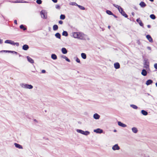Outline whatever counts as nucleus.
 I'll return each instance as SVG.
<instances>
[{
    "mask_svg": "<svg viewBox=\"0 0 157 157\" xmlns=\"http://www.w3.org/2000/svg\"><path fill=\"white\" fill-rule=\"evenodd\" d=\"M83 34L81 33L73 32L72 33V36L75 38L83 40L84 38L82 36Z\"/></svg>",
    "mask_w": 157,
    "mask_h": 157,
    "instance_id": "1",
    "label": "nucleus"
},
{
    "mask_svg": "<svg viewBox=\"0 0 157 157\" xmlns=\"http://www.w3.org/2000/svg\"><path fill=\"white\" fill-rule=\"evenodd\" d=\"M20 86L22 88L29 89H32L33 88V86L31 84L23 83H21L20 84Z\"/></svg>",
    "mask_w": 157,
    "mask_h": 157,
    "instance_id": "2",
    "label": "nucleus"
},
{
    "mask_svg": "<svg viewBox=\"0 0 157 157\" xmlns=\"http://www.w3.org/2000/svg\"><path fill=\"white\" fill-rule=\"evenodd\" d=\"M144 67L149 69V62L148 61V59L147 58H144Z\"/></svg>",
    "mask_w": 157,
    "mask_h": 157,
    "instance_id": "3",
    "label": "nucleus"
},
{
    "mask_svg": "<svg viewBox=\"0 0 157 157\" xmlns=\"http://www.w3.org/2000/svg\"><path fill=\"white\" fill-rule=\"evenodd\" d=\"M5 43L10 44L13 45H16L17 47L19 45V44L18 42L15 43L13 41L10 40H6L5 41Z\"/></svg>",
    "mask_w": 157,
    "mask_h": 157,
    "instance_id": "4",
    "label": "nucleus"
},
{
    "mask_svg": "<svg viewBox=\"0 0 157 157\" xmlns=\"http://www.w3.org/2000/svg\"><path fill=\"white\" fill-rule=\"evenodd\" d=\"M76 131L78 132L85 136H87L90 134V132L87 131H84L81 129H77Z\"/></svg>",
    "mask_w": 157,
    "mask_h": 157,
    "instance_id": "5",
    "label": "nucleus"
},
{
    "mask_svg": "<svg viewBox=\"0 0 157 157\" xmlns=\"http://www.w3.org/2000/svg\"><path fill=\"white\" fill-rule=\"evenodd\" d=\"M40 15L42 18L46 19L47 18V12L44 10H42L40 12Z\"/></svg>",
    "mask_w": 157,
    "mask_h": 157,
    "instance_id": "6",
    "label": "nucleus"
},
{
    "mask_svg": "<svg viewBox=\"0 0 157 157\" xmlns=\"http://www.w3.org/2000/svg\"><path fill=\"white\" fill-rule=\"evenodd\" d=\"M119 12L125 18H127L128 17V15L126 14L125 12L124 11L122 8L121 7L119 10Z\"/></svg>",
    "mask_w": 157,
    "mask_h": 157,
    "instance_id": "7",
    "label": "nucleus"
},
{
    "mask_svg": "<svg viewBox=\"0 0 157 157\" xmlns=\"http://www.w3.org/2000/svg\"><path fill=\"white\" fill-rule=\"evenodd\" d=\"M12 3H29V2L28 1H25L23 0H17L14 2H11L10 1H8Z\"/></svg>",
    "mask_w": 157,
    "mask_h": 157,
    "instance_id": "8",
    "label": "nucleus"
},
{
    "mask_svg": "<svg viewBox=\"0 0 157 157\" xmlns=\"http://www.w3.org/2000/svg\"><path fill=\"white\" fill-rule=\"evenodd\" d=\"M94 132L97 133L101 134L103 133V131L101 128H98L96 129H94Z\"/></svg>",
    "mask_w": 157,
    "mask_h": 157,
    "instance_id": "9",
    "label": "nucleus"
},
{
    "mask_svg": "<svg viewBox=\"0 0 157 157\" xmlns=\"http://www.w3.org/2000/svg\"><path fill=\"white\" fill-rule=\"evenodd\" d=\"M120 148V147L117 144H115L112 147V149L114 151L119 150Z\"/></svg>",
    "mask_w": 157,
    "mask_h": 157,
    "instance_id": "10",
    "label": "nucleus"
},
{
    "mask_svg": "<svg viewBox=\"0 0 157 157\" xmlns=\"http://www.w3.org/2000/svg\"><path fill=\"white\" fill-rule=\"evenodd\" d=\"M146 37L147 39L149 40V42L152 43L153 42V40L151 36L147 34L146 36Z\"/></svg>",
    "mask_w": 157,
    "mask_h": 157,
    "instance_id": "11",
    "label": "nucleus"
},
{
    "mask_svg": "<svg viewBox=\"0 0 157 157\" xmlns=\"http://www.w3.org/2000/svg\"><path fill=\"white\" fill-rule=\"evenodd\" d=\"M117 123L119 126H121L122 127L125 128L127 126V125L126 124L121 122V121H118Z\"/></svg>",
    "mask_w": 157,
    "mask_h": 157,
    "instance_id": "12",
    "label": "nucleus"
},
{
    "mask_svg": "<svg viewBox=\"0 0 157 157\" xmlns=\"http://www.w3.org/2000/svg\"><path fill=\"white\" fill-rule=\"evenodd\" d=\"M136 21L140 26L143 27H144V24L142 22V21L140 20V18L137 19L136 20Z\"/></svg>",
    "mask_w": 157,
    "mask_h": 157,
    "instance_id": "13",
    "label": "nucleus"
},
{
    "mask_svg": "<svg viewBox=\"0 0 157 157\" xmlns=\"http://www.w3.org/2000/svg\"><path fill=\"white\" fill-rule=\"evenodd\" d=\"M28 61L31 63H34V60L30 57L29 56H27L26 57Z\"/></svg>",
    "mask_w": 157,
    "mask_h": 157,
    "instance_id": "14",
    "label": "nucleus"
},
{
    "mask_svg": "<svg viewBox=\"0 0 157 157\" xmlns=\"http://www.w3.org/2000/svg\"><path fill=\"white\" fill-rule=\"evenodd\" d=\"M114 66L116 69H119L120 67V64L118 62L115 63L114 64Z\"/></svg>",
    "mask_w": 157,
    "mask_h": 157,
    "instance_id": "15",
    "label": "nucleus"
},
{
    "mask_svg": "<svg viewBox=\"0 0 157 157\" xmlns=\"http://www.w3.org/2000/svg\"><path fill=\"white\" fill-rule=\"evenodd\" d=\"M93 117L94 119L98 120L100 118V116L98 113H95L94 114Z\"/></svg>",
    "mask_w": 157,
    "mask_h": 157,
    "instance_id": "16",
    "label": "nucleus"
},
{
    "mask_svg": "<svg viewBox=\"0 0 157 157\" xmlns=\"http://www.w3.org/2000/svg\"><path fill=\"white\" fill-rule=\"evenodd\" d=\"M19 27L20 29H23L24 31H25L27 29L26 26L24 25H21Z\"/></svg>",
    "mask_w": 157,
    "mask_h": 157,
    "instance_id": "17",
    "label": "nucleus"
},
{
    "mask_svg": "<svg viewBox=\"0 0 157 157\" xmlns=\"http://www.w3.org/2000/svg\"><path fill=\"white\" fill-rule=\"evenodd\" d=\"M153 81L151 79H148L147 81L146 82V84L148 86L152 83Z\"/></svg>",
    "mask_w": 157,
    "mask_h": 157,
    "instance_id": "18",
    "label": "nucleus"
},
{
    "mask_svg": "<svg viewBox=\"0 0 157 157\" xmlns=\"http://www.w3.org/2000/svg\"><path fill=\"white\" fill-rule=\"evenodd\" d=\"M14 145L15 147L17 148L21 149H23V147L22 146L20 145V144L15 143H14Z\"/></svg>",
    "mask_w": 157,
    "mask_h": 157,
    "instance_id": "19",
    "label": "nucleus"
},
{
    "mask_svg": "<svg viewBox=\"0 0 157 157\" xmlns=\"http://www.w3.org/2000/svg\"><path fill=\"white\" fill-rule=\"evenodd\" d=\"M139 5L141 7L144 8L147 6L146 4L143 1H141L139 4Z\"/></svg>",
    "mask_w": 157,
    "mask_h": 157,
    "instance_id": "20",
    "label": "nucleus"
},
{
    "mask_svg": "<svg viewBox=\"0 0 157 157\" xmlns=\"http://www.w3.org/2000/svg\"><path fill=\"white\" fill-rule=\"evenodd\" d=\"M60 57L61 58L65 59L68 62H71L70 59H68L67 57L64 55H62L60 56Z\"/></svg>",
    "mask_w": 157,
    "mask_h": 157,
    "instance_id": "21",
    "label": "nucleus"
},
{
    "mask_svg": "<svg viewBox=\"0 0 157 157\" xmlns=\"http://www.w3.org/2000/svg\"><path fill=\"white\" fill-rule=\"evenodd\" d=\"M29 48V46L26 44L22 46V49L25 51H27Z\"/></svg>",
    "mask_w": 157,
    "mask_h": 157,
    "instance_id": "22",
    "label": "nucleus"
},
{
    "mask_svg": "<svg viewBox=\"0 0 157 157\" xmlns=\"http://www.w3.org/2000/svg\"><path fill=\"white\" fill-rule=\"evenodd\" d=\"M61 52L63 54H66L67 52V50L65 48H63L61 49Z\"/></svg>",
    "mask_w": 157,
    "mask_h": 157,
    "instance_id": "23",
    "label": "nucleus"
},
{
    "mask_svg": "<svg viewBox=\"0 0 157 157\" xmlns=\"http://www.w3.org/2000/svg\"><path fill=\"white\" fill-rule=\"evenodd\" d=\"M141 74L142 75H143L144 76H146V75H147V72L146 70H145V69H143L142 70Z\"/></svg>",
    "mask_w": 157,
    "mask_h": 157,
    "instance_id": "24",
    "label": "nucleus"
},
{
    "mask_svg": "<svg viewBox=\"0 0 157 157\" xmlns=\"http://www.w3.org/2000/svg\"><path fill=\"white\" fill-rule=\"evenodd\" d=\"M141 113L144 116H147L148 114V112L144 110H141Z\"/></svg>",
    "mask_w": 157,
    "mask_h": 157,
    "instance_id": "25",
    "label": "nucleus"
},
{
    "mask_svg": "<svg viewBox=\"0 0 157 157\" xmlns=\"http://www.w3.org/2000/svg\"><path fill=\"white\" fill-rule=\"evenodd\" d=\"M132 132L135 133H137L138 131L137 128L135 127L132 128Z\"/></svg>",
    "mask_w": 157,
    "mask_h": 157,
    "instance_id": "26",
    "label": "nucleus"
},
{
    "mask_svg": "<svg viewBox=\"0 0 157 157\" xmlns=\"http://www.w3.org/2000/svg\"><path fill=\"white\" fill-rule=\"evenodd\" d=\"M51 58L53 60H56L57 59V56L55 54H52L51 55Z\"/></svg>",
    "mask_w": 157,
    "mask_h": 157,
    "instance_id": "27",
    "label": "nucleus"
},
{
    "mask_svg": "<svg viewBox=\"0 0 157 157\" xmlns=\"http://www.w3.org/2000/svg\"><path fill=\"white\" fill-rule=\"evenodd\" d=\"M55 36L56 38H58L59 39H60L61 38V34L59 33H56L55 34Z\"/></svg>",
    "mask_w": 157,
    "mask_h": 157,
    "instance_id": "28",
    "label": "nucleus"
},
{
    "mask_svg": "<svg viewBox=\"0 0 157 157\" xmlns=\"http://www.w3.org/2000/svg\"><path fill=\"white\" fill-rule=\"evenodd\" d=\"M81 56L82 58L83 59H86V55L85 53H81Z\"/></svg>",
    "mask_w": 157,
    "mask_h": 157,
    "instance_id": "29",
    "label": "nucleus"
},
{
    "mask_svg": "<svg viewBox=\"0 0 157 157\" xmlns=\"http://www.w3.org/2000/svg\"><path fill=\"white\" fill-rule=\"evenodd\" d=\"M62 35L63 36H68V33L67 32L65 31H63L62 33Z\"/></svg>",
    "mask_w": 157,
    "mask_h": 157,
    "instance_id": "30",
    "label": "nucleus"
},
{
    "mask_svg": "<svg viewBox=\"0 0 157 157\" xmlns=\"http://www.w3.org/2000/svg\"><path fill=\"white\" fill-rule=\"evenodd\" d=\"M58 26L57 25H54L53 26V29L54 31H56L58 30Z\"/></svg>",
    "mask_w": 157,
    "mask_h": 157,
    "instance_id": "31",
    "label": "nucleus"
},
{
    "mask_svg": "<svg viewBox=\"0 0 157 157\" xmlns=\"http://www.w3.org/2000/svg\"><path fill=\"white\" fill-rule=\"evenodd\" d=\"M130 106L134 109H136L138 108V107L137 106L134 104L130 105Z\"/></svg>",
    "mask_w": 157,
    "mask_h": 157,
    "instance_id": "32",
    "label": "nucleus"
},
{
    "mask_svg": "<svg viewBox=\"0 0 157 157\" xmlns=\"http://www.w3.org/2000/svg\"><path fill=\"white\" fill-rule=\"evenodd\" d=\"M106 13L109 15H113V13L110 11L109 10H107L106 11Z\"/></svg>",
    "mask_w": 157,
    "mask_h": 157,
    "instance_id": "33",
    "label": "nucleus"
},
{
    "mask_svg": "<svg viewBox=\"0 0 157 157\" xmlns=\"http://www.w3.org/2000/svg\"><path fill=\"white\" fill-rule=\"evenodd\" d=\"M113 5L115 7L117 8L118 10H119L121 8V7L120 6H119L117 5H116L115 4H113Z\"/></svg>",
    "mask_w": 157,
    "mask_h": 157,
    "instance_id": "34",
    "label": "nucleus"
},
{
    "mask_svg": "<svg viewBox=\"0 0 157 157\" xmlns=\"http://www.w3.org/2000/svg\"><path fill=\"white\" fill-rule=\"evenodd\" d=\"M150 17L153 20L155 19L156 18L154 14H151L150 16Z\"/></svg>",
    "mask_w": 157,
    "mask_h": 157,
    "instance_id": "35",
    "label": "nucleus"
},
{
    "mask_svg": "<svg viewBox=\"0 0 157 157\" xmlns=\"http://www.w3.org/2000/svg\"><path fill=\"white\" fill-rule=\"evenodd\" d=\"M66 17L64 14H61L60 16V18L61 20H64Z\"/></svg>",
    "mask_w": 157,
    "mask_h": 157,
    "instance_id": "36",
    "label": "nucleus"
},
{
    "mask_svg": "<svg viewBox=\"0 0 157 157\" xmlns=\"http://www.w3.org/2000/svg\"><path fill=\"white\" fill-rule=\"evenodd\" d=\"M77 6L81 10H85V8L82 6L78 5Z\"/></svg>",
    "mask_w": 157,
    "mask_h": 157,
    "instance_id": "37",
    "label": "nucleus"
},
{
    "mask_svg": "<svg viewBox=\"0 0 157 157\" xmlns=\"http://www.w3.org/2000/svg\"><path fill=\"white\" fill-rule=\"evenodd\" d=\"M70 5L72 6H77L78 4L75 2H71L70 3Z\"/></svg>",
    "mask_w": 157,
    "mask_h": 157,
    "instance_id": "38",
    "label": "nucleus"
},
{
    "mask_svg": "<svg viewBox=\"0 0 157 157\" xmlns=\"http://www.w3.org/2000/svg\"><path fill=\"white\" fill-rule=\"evenodd\" d=\"M36 2L37 4L40 5L42 3V1L41 0H36Z\"/></svg>",
    "mask_w": 157,
    "mask_h": 157,
    "instance_id": "39",
    "label": "nucleus"
},
{
    "mask_svg": "<svg viewBox=\"0 0 157 157\" xmlns=\"http://www.w3.org/2000/svg\"><path fill=\"white\" fill-rule=\"evenodd\" d=\"M10 50H2L1 51H0V52H5L6 53H10Z\"/></svg>",
    "mask_w": 157,
    "mask_h": 157,
    "instance_id": "40",
    "label": "nucleus"
},
{
    "mask_svg": "<svg viewBox=\"0 0 157 157\" xmlns=\"http://www.w3.org/2000/svg\"><path fill=\"white\" fill-rule=\"evenodd\" d=\"M75 61L77 63H81V62L80 59L77 57H76Z\"/></svg>",
    "mask_w": 157,
    "mask_h": 157,
    "instance_id": "41",
    "label": "nucleus"
},
{
    "mask_svg": "<svg viewBox=\"0 0 157 157\" xmlns=\"http://www.w3.org/2000/svg\"><path fill=\"white\" fill-rule=\"evenodd\" d=\"M10 53H13V54H15L16 55H17L18 54L17 52H15V51H10Z\"/></svg>",
    "mask_w": 157,
    "mask_h": 157,
    "instance_id": "42",
    "label": "nucleus"
},
{
    "mask_svg": "<svg viewBox=\"0 0 157 157\" xmlns=\"http://www.w3.org/2000/svg\"><path fill=\"white\" fill-rule=\"evenodd\" d=\"M56 9L59 10L60 8V7L59 5H56Z\"/></svg>",
    "mask_w": 157,
    "mask_h": 157,
    "instance_id": "43",
    "label": "nucleus"
},
{
    "mask_svg": "<svg viewBox=\"0 0 157 157\" xmlns=\"http://www.w3.org/2000/svg\"><path fill=\"white\" fill-rule=\"evenodd\" d=\"M154 67L156 69H157V63H155L154 64Z\"/></svg>",
    "mask_w": 157,
    "mask_h": 157,
    "instance_id": "44",
    "label": "nucleus"
},
{
    "mask_svg": "<svg viewBox=\"0 0 157 157\" xmlns=\"http://www.w3.org/2000/svg\"><path fill=\"white\" fill-rule=\"evenodd\" d=\"M58 22H59V23L60 25H62L63 23V21L62 20H59V21Z\"/></svg>",
    "mask_w": 157,
    "mask_h": 157,
    "instance_id": "45",
    "label": "nucleus"
},
{
    "mask_svg": "<svg viewBox=\"0 0 157 157\" xmlns=\"http://www.w3.org/2000/svg\"><path fill=\"white\" fill-rule=\"evenodd\" d=\"M46 72V71L45 70H42V71H41V73H45Z\"/></svg>",
    "mask_w": 157,
    "mask_h": 157,
    "instance_id": "46",
    "label": "nucleus"
},
{
    "mask_svg": "<svg viewBox=\"0 0 157 157\" xmlns=\"http://www.w3.org/2000/svg\"><path fill=\"white\" fill-rule=\"evenodd\" d=\"M147 48L149 50H151V47H149V46H148L147 47Z\"/></svg>",
    "mask_w": 157,
    "mask_h": 157,
    "instance_id": "47",
    "label": "nucleus"
},
{
    "mask_svg": "<svg viewBox=\"0 0 157 157\" xmlns=\"http://www.w3.org/2000/svg\"><path fill=\"white\" fill-rule=\"evenodd\" d=\"M52 2H54V3H56L57 2V0H52Z\"/></svg>",
    "mask_w": 157,
    "mask_h": 157,
    "instance_id": "48",
    "label": "nucleus"
},
{
    "mask_svg": "<svg viewBox=\"0 0 157 157\" xmlns=\"http://www.w3.org/2000/svg\"><path fill=\"white\" fill-rule=\"evenodd\" d=\"M112 15L115 18H117V16L116 15H114L113 13V15Z\"/></svg>",
    "mask_w": 157,
    "mask_h": 157,
    "instance_id": "49",
    "label": "nucleus"
},
{
    "mask_svg": "<svg viewBox=\"0 0 157 157\" xmlns=\"http://www.w3.org/2000/svg\"><path fill=\"white\" fill-rule=\"evenodd\" d=\"M14 23L16 25H17V20H14Z\"/></svg>",
    "mask_w": 157,
    "mask_h": 157,
    "instance_id": "50",
    "label": "nucleus"
},
{
    "mask_svg": "<svg viewBox=\"0 0 157 157\" xmlns=\"http://www.w3.org/2000/svg\"><path fill=\"white\" fill-rule=\"evenodd\" d=\"M3 40L2 39H0V44H2V43Z\"/></svg>",
    "mask_w": 157,
    "mask_h": 157,
    "instance_id": "51",
    "label": "nucleus"
},
{
    "mask_svg": "<svg viewBox=\"0 0 157 157\" xmlns=\"http://www.w3.org/2000/svg\"><path fill=\"white\" fill-rule=\"evenodd\" d=\"M147 27L148 28H150L151 27V25H147Z\"/></svg>",
    "mask_w": 157,
    "mask_h": 157,
    "instance_id": "52",
    "label": "nucleus"
},
{
    "mask_svg": "<svg viewBox=\"0 0 157 157\" xmlns=\"http://www.w3.org/2000/svg\"><path fill=\"white\" fill-rule=\"evenodd\" d=\"M132 14L133 16H134V13L133 12L132 13Z\"/></svg>",
    "mask_w": 157,
    "mask_h": 157,
    "instance_id": "53",
    "label": "nucleus"
},
{
    "mask_svg": "<svg viewBox=\"0 0 157 157\" xmlns=\"http://www.w3.org/2000/svg\"><path fill=\"white\" fill-rule=\"evenodd\" d=\"M34 121H35V122H37V120L36 119H34Z\"/></svg>",
    "mask_w": 157,
    "mask_h": 157,
    "instance_id": "54",
    "label": "nucleus"
},
{
    "mask_svg": "<svg viewBox=\"0 0 157 157\" xmlns=\"http://www.w3.org/2000/svg\"><path fill=\"white\" fill-rule=\"evenodd\" d=\"M113 132H117V130L116 129H114L113 130Z\"/></svg>",
    "mask_w": 157,
    "mask_h": 157,
    "instance_id": "55",
    "label": "nucleus"
},
{
    "mask_svg": "<svg viewBox=\"0 0 157 157\" xmlns=\"http://www.w3.org/2000/svg\"><path fill=\"white\" fill-rule=\"evenodd\" d=\"M151 2H154V0H149Z\"/></svg>",
    "mask_w": 157,
    "mask_h": 157,
    "instance_id": "56",
    "label": "nucleus"
},
{
    "mask_svg": "<svg viewBox=\"0 0 157 157\" xmlns=\"http://www.w3.org/2000/svg\"><path fill=\"white\" fill-rule=\"evenodd\" d=\"M110 27H111V26H110L109 25V26H108V29H109L110 28Z\"/></svg>",
    "mask_w": 157,
    "mask_h": 157,
    "instance_id": "57",
    "label": "nucleus"
},
{
    "mask_svg": "<svg viewBox=\"0 0 157 157\" xmlns=\"http://www.w3.org/2000/svg\"><path fill=\"white\" fill-rule=\"evenodd\" d=\"M18 54H19V57H21V56H22V55H20V54H18Z\"/></svg>",
    "mask_w": 157,
    "mask_h": 157,
    "instance_id": "58",
    "label": "nucleus"
},
{
    "mask_svg": "<svg viewBox=\"0 0 157 157\" xmlns=\"http://www.w3.org/2000/svg\"><path fill=\"white\" fill-rule=\"evenodd\" d=\"M155 85L156 86V87H157V82H156V83H155Z\"/></svg>",
    "mask_w": 157,
    "mask_h": 157,
    "instance_id": "59",
    "label": "nucleus"
},
{
    "mask_svg": "<svg viewBox=\"0 0 157 157\" xmlns=\"http://www.w3.org/2000/svg\"><path fill=\"white\" fill-rule=\"evenodd\" d=\"M2 3H0V6H1V4H2Z\"/></svg>",
    "mask_w": 157,
    "mask_h": 157,
    "instance_id": "60",
    "label": "nucleus"
},
{
    "mask_svg": "<svg viewBox=\"0 0 157 157\" xmlns=\"http://www.w3.org/2000/svg\"><path fill=\"white\" fill-rule=\"evenodd\" d=\"M45 112H47V110H45Z\"/></svg>",
    "mask_w": 157,
    "mask_h": 157,
    "instance_id": "61",
    "label": "nucleus"
}]
</instances>
